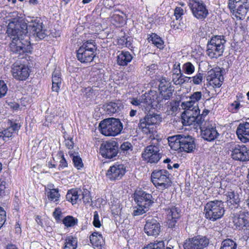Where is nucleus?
Returning a JSON list of instances; mask_svg holds the SVG:
<instances>
[{
	"label": "nucleus",
	"mask_w": 249,
	"mask_h": 249,
	"mask_svg": "<svg viewBox=\"0 0 249 249\" xmlns=\"http://www.w3.org/2000/svg\"><path fill=\"white\" fill-rule=\"evenodd\" d=\"M52 87L53 91L58 92L62 83L61 73L60 68L55 67L52 74Z\"/></svg>",
	"instance_id": "obj_30"
},
{
	"label": "nucleus",
	"mask_w": 249,
	"mask_h": 249,
	"mask_svg": "<svg viewBox=\"0 0 249 249\" xmlns=\"http://www.w3.org/2000/svg\"><path fill=\"white\" fill-rule=\"evenodd\" d=\"M196 249H203L209 244V239L206 236L200 235L194 237Z\"/></svg>",
	"instance_id": "obj_37"
},
{
	"label": "nucleus",
	"mask_w": 249,
	"mask_h": 249,
	"mask_svg": "<svg viewBox=\"0 0 249 249\" xmlns=\"http://www.w3.org/2000/svg\"><path fill=\"white\" fill-rule=\"evenodd\" d=\"M184 10L181 7H177L174 11V15L176 19H179L183 15Z\"/></svg>",
	"instance_id": "obj_63"
},
{
	"label": "nucleus",
	"mask_w": 249,
	"mask_h": 249,
	"mask_svg": "<svg viewBox=\"0 0 249 249\" xmlns=\"http://www.w3.org/2000/svg\"><path fill=\"white\" fill-rule=\"evenodd\" d=\"M64 143L65 146L69 149H72L74 147V142L73 138L67 134L66 132L64 133Z\"/></svg>",
	"instance_id": "obj_48"
},
{
	"label": "nucleus",
	"mask_w": 249,
	"mask_h": 249,
	"mask_svg": "<svg viewBox=\"0 0 249 249\" xmlns=\"http://www.w3.org/2000/svg\"><path fill=\"white\" fill-rule=\"evenodd\" d=\"M30 70L28 66L23 64L14 63L12 67V73L13 77L17 80L24 81L29 76Z\"/></svg>",
	"instance_id": "obj_21"
},
{
	"label": "nucleus",
	"mask_w": 249,
	"mask_h": 249,
	"mask_svg": "<svg viewBox=\"0 0 249 249\" xmlns=\"http://www.w3.org/2000/svg\"><path fill=\"white\" fill-rule=\"evenodd\" d=\"M226 41L222 36H213L207 44V54L210 58L221 56L225 49Z\"/></svg>",
	"instance_id": "obj_8"
},
{
	"label": "nucleus",
	"mask_w": 249,
	"mask_h": 249,
	"mask_svg": "<svg viewBox=\"0 0 249 249\" xmlns=\"http://www.w3.org/2000/svg\"><path fill=\"white\" fill-rule=\"evenodd\" d=\"M202 98V93L201 91L194 92L189 96L190 101L182 102L181 107L184 111H192L196 106L195 104L200 101Z\"/></svg>",
	"instance_id": "obj_25"
},
{
	"label": "nucleus",
	"mask_w": 249,
	"mask_h": 249,
	"mask_svg": "<svg viewBox=\"0 0 249 249\" xmlns=\"http://www.w3.org/2000/svg\"><path fill=\"white\" fill-rule=\"evenodd\" d=\"M161 121L160 114L148 113L140 119L138 126L144 134L149 136V139L152 141L156 140L159 142L162 139L158 134V129Z\"/></svg>",
	"instance_id": "obj_2"
},
{
	"label": "nucleus",
	"mask_w": 249,
	"mask_h": 249,
	"mask_svg": "<svg viewBox=\"0 0 249 249\" xmlns=\"http://www.w3.org/2000/svg\"><path fill=\"white\" fill-rule=\"evenodd\" d=\"M171 27L174 30L181 31L183 28V24H180L178 19H176V20H173L171 23Z\"/></svg>",
	"instance_id": "obj_56"
},
{
	"label": "nucleus",
	"mask_w": 249,
	"mask_h": 249,
	"mask_svg": "<svg viewBox=\"0 0 249 249\" xmlns=\"http://www.w3.org/2000/svg\"><path fill=\"white\" fill-rule=\"evenodd\" d=\"M151 181L157 189L164 190L172 185L170 174L165 169L155 170L151 175Z\"/></svg>",
	"instance_id": "obj_6"
},
{
	"label": "nucleus",
	"mask_w": 249,
	"mask_h": 249,
	"mask_svg": "<svg viewBox=\"0 0 249 249\" xmlns=\"http://www.w3.org/2000/svg\"><path fill=\"white\" fill-rule=\"evenodd\" d=\"M90 243L94 249H106L105 241L102 235L97 231L92 233L89 237Z\"/></svg>",
	"instance_id": "obj_27"
},
{
	"label": "nucleus",
	"mask_w": 249,
	"mask_h": 249,
	"mask_svg": "<svg viewBox=\"0 0 249 249\" xmlns=\"http://www.w3.org/2000/svg\"><path fill=\"white\" fill-rule=\"evenodd\" d=\"M132 56L128 52H122L117 56V62H130Z\"/></svg>",
	"instance_id": "obj_44"
},
{
	"label": "nucleus",
	"mask_w": 249,
	"mask_h": 249,
	"mask_svg": "<svg viewBox=\"0 0 249 249\" xmlns=\"http://www.w3.org/2000/svg\"><path fill=\"white\" fill-rule=\"evenodd\" d=\"M99 153L106 159H113L119 153V144L114 140L104 141L100 145Z\"/></svg>",
	"instance_id": "obj_11"
},
{
	"label": "nucleus",
	"mask_w": 249,
	"mask_h": 249,
	"mask_svg": "<svg viewBox=\"0 0 249 249\" xmlns=\"http://www.w3.org/2000/svg\"><path fill=\"white\" fill-rule=\"evenodd\" d=\"M124 108V105L120 100L111 102L106 106V113L110 115L118 113Z\"/></svg>",
	"instance_id": "obj_31"
},
{
	"label": "nucleus",
	"mask_w": 249,
	"mask_h": 249,
	"mask_svg": "<svg viewBox=\"0 0 249 249\" xmlns=\"http://www.w3.org/2000/svg\"><path fill=\"white\" fill-rule=\"evenodd\" d=\"M191 77L183 75L180 72V70H178V73H174L172 76V81L176 85H181L186 82H188Z\"/></svg>",
	"instance_id": "obj_38"
},
{
	"label": "nucleus",
	"mask_w": 249,
	"mask_h": 249,
	"mask_svg": "<svg viewBox=\"0 0 249 249\" xmlns=\"http://www.w3.org/2000/svg\"><path fill=\"white\" fill-rule=\"evenodd\" d=\"M132 38L131 37H125L122 36L118 40V44L121 47H125L129 48L131 47Z\"/></svg>",
	"instance_id": "obj_46"
},
{
	"label": "nucleus",
	"mask_w": 249,
	"mask_h": 249,
	"mask_svg": "<svg viewBox=\"0 0 249 249\" xmlns=\"http://www.w3.org/2000/svg\"><path fill=\"white\" fill-rule=\"evenodd\" d=\"M138 208L133 211V214L134 216L140 215L145 213L149 208H144L143 206H138Z\"/></svg>",
	"instance_id": "obj_57"
},
{
	"label": "nucleus",
	"mask_w": 249,
	"mask_h": 249,
	"mask_svg": "<svg viewBox=\"0 0 249 249\" xmlns=\"http://www.w3.org/2000/svg\"><path fill=\"white\" fill-rule=\"evenodd\" d=\"M8 88L4 81L0 80V98L5 96L7 93Z\"/></svg>",
	"instance_id": "obj_60"
},
{
	"label": "nucleus",
	"mask_w": 249,
	"mask_h": 249,
	"mask_svg": "<svg viewBox=\"0 0 249 249\" xmlns=\"http://www.w3.org/2000/svg\"><path fill=\"white\" fill-rule=\"evenodd\" d=\"M121 152L126 154L129 151H132L133 146L130 142H124L120 146Z\"/></svg>",
	"instance_id": "obj_52"
},
{
	"label": "nucleus",
	"mask_w": 249,
	"mask_h": 249,
	"mask_svg": "<svg viewBox=\"0 0 249 249\" xmlns=\"http://www.w3.org/2000/svg\"><path fill=\"white\" fill-rule=\"evenodd\" d=\"M69 155L71 158L74 167L77 170H81L84 166L82 158L79 155H74L72 151H69Z\"/></svg>",
	"instance_id": "obj_39"
},
{
	"label": "nucleus",
	"mask_w": 249,
	"mask_h": 249,
	"mask_svg": "<svg viewBox=\"0 0 249 249\" xmlns=\"http://www.w3.org/2000/svg\"><path fill=\"white\" fill-rule=\"evenodd\" d=\"M204 74L201 72H197V74L192 77L193 83L195 85L201 84L202 82Z\"/></svg>",
	"instance_id": "obj_54"
},
{
	"label": "nucleus",
	"mask_w": 249,
	"mask_h": 249,
	"mask_svg": "<svg viewBox=\"0 0 249 249\" xmlns=\"http://www.w3.org/2000/svg\"><path fill=\"white\" fill-rule=\"evenodd\" d=\"M132 197L137 206H143L144 208H149L154 203L152 195L141 188L134 191Z\"/></svg>",
	"instance_id": "obj_15"
},
{
	"label": "nucleus",
	"mask_w": 249,
	"mask_h": 249,
	"mask_svg": "<svg viewBox=\"0 0 249 249\" xmlns=\"http://www.w3.org/2000/svg\"><path fill=\"white\" fill-rule=\"evenodd\" d=\"M183 69L185 70V73L187 74H191L194 72L195 67L192 63H184Z\"/></svg>",
	"instance_id": "obj_58"
},
{
	"label": "nucleus",
	"mask_w": 249,
	"mask_h": 249,
	"mask_svg": "<svg viewBox=\"0 0 249 249\" xmlns=\"http://www.w3.org/2000/svg\"><path fill=\"white\" fill-rule=\"evenodd\" d=\"M144 231L148 236H158L160 231V225L155 219H148L144 225Z\"/></svg>",
	"instance_id": "obj_24"
},
{
	"label": "nucleus",
	"mask_w": 249,
	"mask_h": 249,
	"mask_svg": "<svg viewBox=\"0 0 249 249\" xmlns=\"http://www.w3.org/2000/svg\"><path fill=\"white\" fill-rule=\"evenodd\" d=\"M131 104L134 106H139L142 105L143 106V103L142 102V95L141 96V99L139 100L136 98H132L131 101Z\"/></svg>",
	"instance_id": "obj_64"
},
{
	"label": "nucleus",
	"mask_w": 249,
	"mask_h": 249,
	"mask_svg": "<svg viewBox=\"0 0 249 249\" xmlns=\"http://www.w3.org/2000/svg\"><path fill=\"white\" fill-rule=\"evenodd\" d=\"M224 69L220 68H215L209 71L206 76L207 86L210 89H213L215 91L214 94L217 95L218 93L216 89H219L222 85L224 78Z\"/></svg>",
	"instance_id": "obj_9"
},
{
	"label": "nucleus",
	"mask_w": 249,
	"mask_h": 249,
	"mask_svg": "<svg viewBox=\"0 0 249 249\" xmlns=\"http://www.w3.org/2000/svg\"><path fill=\"white\" fill-rule=\"evenodd\" d=\"M92 224L96 228H99L101 226V223L99 219V215L97 211L94 212Z\"/></svg>",
	"instance_id": "obj_61"
},
{
	"label": "nucleus",
	"mask_w": 249,
	"mask_h": 249,
	"mask_svg": "<svg viewBox=\"0 0 249 249\" xmlns=\"http://www.w3.org/2000/svg\"><path fill=\"white\" fill-rule=\"evenodd\" d=\"M231 158L241 162L249 161V148L244 144L233 143L229 147Z\"/></svg>",
	"instance_id": "obj_13"
},
{
	"label": "nucleus",
	"mask_w": 249,
	"mask_h": 249,
	"mask_svg": "<svg viewBox=\"0 0 249 249\" xmlns=\"http://www.w3.org/2000/svg\"><path fill=\"white\" fill-rule=\"evenodd\" d=\"M196 147L195 139L190 136L182 135L180 152L191 153Z\"/></svg>",
	"instance_id": "obj_28"
},
{
	"label": "nucleus",
	"mask_w": 249,
	"mask_h": 249,
	"mask_svg": "<svg viewBox=\"0 0 249 249\" xmlns=\"http://www.w3.org/2000/svg\"><path fill=\"white\" fill-rule=\"evenodd\" d=\"M180 104L179 101L177 100H174L170 103V104L168 106V110L171 112V114L175 113L179 107Z\"/></svg>",
	"instance_id": "obj_50"
},
{
	"label": "nucleus",
	"mask_w": 249,
	"mask_h": 249,
	"mask_svg": "<svg viewBox=\"0 0 249 249\" xmlns=\"http://www.w3.org/2000/svg\"><path fill=\"white\" fill-rule=\"evenodd\" d=\"M189 6L193 15L197 19H204L208 14L206 7L201 0H189Z\"/></svg>",
	"instance_id": "obj_19"
},
{
	"label": "nucleus",
	"mask_w": 249,
	"mask_h": 249,
	"mask_svg": "<svg viewBox=\"0 0 249 249\" xmlns=\"http://www.w3.org/2000/svg\"><path fill=\"white\" fill-rule=\"evenodd\" d=\"M62 223L67 228H72L78 225V220L71 215L65 216L62 219Z\"/></svg>",
	"instance_id": "obj_40"
},
{
	"label": "nucleus",
	"mask_w": 249,
	"mask_h": 249,
	"mask_svg": "<svg viewBox=\"0 0 249 249\" xmlns=\"http://www.w3.org/2000/svg\"><path fill=\"white\" fill-rule=\"evenodd\" d=\"M6 182L4 179L0 178V197H2L6 194Z\"/></svg>",
	"instance_id": "obj_53"
},
{
	"label": "nucleus",
	"mask_w": 249,
	"mask_h": 249,
	"mask_svg": "<svg viewBox=\"0 0 249 249\" xmlns=\"http://www.w3.org/2000/svg\"><path fill=\"white\" fill-rule=\"evenodd\" d=\"M48 199L51 201L56 202L59 201L60 194L58 188L49 189L47 193Z\"/></svg>",
	"instance_id": "obj_41"
},
{
	"label": "nucleus",
	"mask_w": 249,
	"mask_h": 249,
	"mask_svg": "<svg viewBox=\"0 0 249 249\" xmlns=\"http://www.w3.org/2000/svg\"><path fill=\"white\" fill-rule=\"evenodd\" d=\"M226 195L227 197L228 205L231 209H236L239 206L240 199L238 195L235 194L234 191H228Z\"/></svg>",
	"instance_id": "obj_32"
},
{
	"label": "nucleus",
	"mask_w": 249,
	"mask_h": 249,
	"mask_svg": "<svg viewBox=\"0 0 249 249\" xmlns=\"http://www.w3.org/2000/svg\"><path fill=\"white\" fill-rule=\"evenodd\" d=\"M162 154L160 152L159 146L151 144L145 147L142 154L143 160L147 163H157L161 158Z\"/></svg>",
	"instance_id": "obj_14"
},
{
	"label": "nucleus",
	"mask_w": 249,
	"mask_h": 249,
	"mask_svg": "<svg viewBox=\"0 0 249 249\" xmlns=\"http://www.w3.org/2000/svg\"><path fill=\"white\" fill-rule=\"evenodd\" d=\"M163 210L167 214L166 223L168 228L172 230L176 229L177 227L176 224L180 217L179 209L172 205L166 207Z\"/></svg>",
	"instance_id": "obj_18"
},
{
	"label": "nucleus",
	"mask_w": 249,
	"mask_h": 249,
	"mask_svg": "<svg viewBox=\"0 0 249 249\" xmlns=\"http://www.w3.org/2000/svg\"><path fill=\"white\" fill-rule=\"evenodd\" d=\"M12 136V132H9L6 128L3 130L0 129V139L6 141L7 139Z\"/></svg>",
	"instance_id": "obj_55"
},
{
	"label": "nucleus",
	"mask_w": 249,
	"mask_h": 249,
	"mask_svg": "<svg viewBox=\"0 0 249 249\" xmlns=\"http://www.w3.org/2000/svg\"><path fill=\"white\" fill-rule=\"evenodd\" d=\"M80 195L79 190L77 188H72L69 190L67 193L66 198V200L71 202L72 205L78 203L81 199L79 198Z\"/></svg>",
	"instance_id": "obj_34"
},
{
	"label": "nucleus",
	"mask_w": 249,
	"mask_h": 249,
	"mask_svg": "<svg viewBox=\"0 0 249 249\" xmlns=\"http://www.w3.org/2000/svg\"><path fill=\"white\" fill-rule=\"evenodd\" d=\"M111 21L116 26H121L125 23L124 18L119 14H114L111 17Z\"/></svg>",
	"instance_id": "obj_47"
},
{
	"label": "nucleus",
	"mask_w": 249,
	"mask_h": 249,
	"mask_svg": "<svg viewBox=\"0 0 249 249\" xmlns=\"http://www.w3.org/2000/svg\"><path fill=\"white\" fill-rule=\"evenodd\" d=\"M164 245L162 241L157 243H151L142 249H164Z\"/></svg>",
	"instance_id": "obj_51"
},
{
	"label": "nucleus",
	"mask_w": 249,
	"mask_h": 249,
	"mask_svg": "<svg viewBox=\"0 0 249 249\" xmlns=\"http://www.w3.org/2000/svg\"><path fill=\"white\" fill-rule=\"evenodd\" d=\"M220 249H237V244L233 240L227 238L222 242Z\"/></svg>",
	"instance_id": "obj_43"
},
{
	"label": "nucleus",
	"mask_w": 249,
	"mask_h": 249,
	"mask_svg": "<svg viewBox=\"0 0 249 249\" xmlns=\"http://www.w3.org/2000/svg\"><path fill=\"white\" fill-rule=\"evenodd\" d=\"M26 22L27 26L31 29V32L34 37L39 39H42L47 35L45 30L42 28V23L37 18H23Z\"/></svg>",
	"instance_id": "obj_16"
},
{
	"label": "nucleus",
	"mask_w": 249,
	"mask_h": 249,
	"mask_svg": "<svg viewBox=\"0 0 249 249\" xmlns=\"http://www.w3.org/2000/svg\"><path fill=\"white\" fill-rule=\"evenodd\" d=\"M6 220V213L4 209L0 207V229L3 226Z\"/></svg>",
	"instance_id": "obj_59"
},
{
	"label": "nucleus",
	"mask_w": 249,
	"mask_h": 249,
	"mask_svg": "<svg viewBox=\"0 0 249 249\" xmlns=\"http://www.w3.org/2000/svg\"><path fill=\"white\" fill-rule=\"evenodd\" d=\"M182 135H176L168 138V142L171 149L180 152Z\"/></svg>",
	"instance_id": "obj_33"
},
{
	"label": "nucleus",
	"mask_w": 249,
	"mask_h": 249,
	"mask_svg": "<svg viewBox=\"0 0 249 249\" xmlns=\"http://www.w3.org/2000/svg\"><path fill=\"white\" fill-rule=\"evenodd\" d=\"M8 124H9V126L6 129L7 130H9V132H12V135L14 132L18 131L21 127L19 123H16L13 120H8Z\"/></svg>",
	"instance_id": "obj_45"
},
{
	"label": "nucleus",
	"mask_w": 249,
	"mask_h": 249,
	"mask_svg": "<svg viewBox=\"0 0 249 249\" xmlns=\"http://www.w3.org/2000/svg\"><path fill=\"white\" fill-rule=\"evenodd\" d=\"M143 107L146 110L150 111L151 108H160L163 104L160 96L155 90H150L142 95Z\"/></svg>",
	"instance_id": "obj_12"
},
{
	"label": "nucleus",
	"mask_w": 249,
	"mask_h": 249,
	"mask_svg": "<svg viewBox=\"0 0 249 249\" xmlns=\"http://www.w3.org/2000/svg\"><path fill=\"white\" fill-rule=\"evenodd\" d=\"M232 221L235 229L242 230L249 223V213L246 211H240L233 214Z\"/></svg>",
	"instance_id": "obj_22"
},
{
	"label": "nucleus",
	"mask_w": 249,
	"mask_h": 249,
	"mask_svg": "<svg viewBox=\"0 0 249 249\" xmlns=\"http://www.w3.org/2000/svg\"><path fill=\"white\" fill-rule=\"evenodd\" d=\"M224 213L223 202L221 200L209 201L204 206V217L212 221H215L220 219L223 217Z\"/></svg>",
	"instance_id": "obj_4"
},
{
	"label": "nucleus",
	"mask_w": 249,
	"mask_h": 249,
	"mask_svg": "<svg viewBox=\"0 0 249 249\" xmlns=\"http://www.w3.org/2000/svg\"><path fill=\"white\" fill-rule=\"evenodd\" d=\"M56 156L57 159L59 160V164L58 167V169L60 170L67 168L68 167V162L65 157L64 152L62 150L58 151L57 153Z\"/></svg>",
	"instance_id": "obj_42"
},
{
	"label": "nucleus",
	"mask_w": 249,
	"mask_h": 249,
	"mask_svg": "<svg viewBox=\"0 0 249 249\" xmlns=\"http://www.w3.org/2000/svg\"><path fill=\"white\" fill-rule=\"evenodd\" d=\"M244 96L241 93H238L236 95V100L232 102L229 103L227 106V110L231 114H236L239 112L243 105L241 104V102L243 101Z\"/></svg>",
	"instance_id": "obj_29"
},
{
	"label": "nucleus",
	"mask_w": 249,
	"mask_h": 249,
	"mask_svg": "<svg viewBox=\"0 0 249 249\" xmlns=\"http://www.w3.org/2000/svg\"><path fill=\"white\" fill-rule=\"evenodd\" d=\"M27 29L26 21L21 17L14 18L9 23L6 33L12 39L10 44L12 52L19 54L31 52Z\"/></svg>",
	"instance_id": "obj_1"
},
{
	"label": "nucleus",
	"mask_w": 249,
	"mask_h": 249,
	"mask_svg": "<svg viewBox=\"0 0 249 249\" xmlns=\"http://www.w3.org/2000/svg\"><path fill=\"white\" fill-rule=\"evenodd\" d=\"M147 40L151 42L156 47L161 50L164 48V41L161 38L155 33H152L148 36Z\"/></svg>",
	"instance_id": "obj_36"
},
{
	"label": "nucleus",
	"mask_w": 249,
	"mask_h": 249,
	"mask_svg": "<svg viewBox=\"0 0 249 249\" xmlns=\"http://www.w3.org/2000/svg\"><path fill=\"white\" fill-rule=\"evenodd\" d=\"M210 110L204 108L201 114L197 105L192 111H184L181 115L182 124L184 125H191L196 123L197 124H203L205 118L210 113Z\"/></svg>",
	"instance_id": "obj_5"
},
{
	"label": "nucleus",
	"mask_w": 249,
	"mask_h": 249,
	"mask_svg": "<svg viewBox=\"0 0 249 249\" xmlns=\"http://www.w3.org/2000/svg\"><path fill=\"white\" fill-rule=\"evenodd\" d=\"M159 90V94L164 103L165 101L169 100L173 95L174 89L171 86L170 83L166 81H161L160 82Z\"/></svg>",
	"instance_id": "obj_26"
},
{
	"label": "nucleus",
	"mask_w": 249,
	"mask_h": 249,
	"mask_svg": "<svg viewBox=\"0 0 249 249\" xmlns=\"http://www.w3.org/2000/svg\"><path fill=\"white\" fill-rule=\"evenodd\" d=\"M126 172L125 166L123 164L115 163L109 167L106 173V177L111 181L121 179Z\"/></svg>",
	"instance_id": "obj_20"
},
{
	"label": "nucleus",
	"mask_w": 249,
	"mask_h": 249,
	"mask_svg": "<svg viewBox=\"0 0 249 249\" xmlns=\"http://www.w3.org/2000/svg\"><path fill=\"white\" fill-rule=\"evenodd\" d=\"M236 134L242 142H249V123L246 122L240 123L237 127Z\"/></svg>",
	"instance_id": "obj_23"
},
{
	"label": "nucleus",
	"mask_w": 249,
	"mask_h": 249,
	"mask_svg": "<svg viewBox=\"0 0 249 249\" xmlns=\"http://www.w3.org/2000/svg\"><path fill=\"white\" fill-rule=\"evenodd\" d=\"M94 40L85 41L77 51V58L81 62H91L95 56L97 50Z\"/></svg>",
	"instance_id": "obj_7"
},
{
	"label": "nucleus",
	"mask_w": 249,
	"mask_h": 249,
	"mask_svg": "<svg viewBox=\"0 0 249 249\" xmlns=\"http://www.w3.org/2000/svg\"><path fill=\"white\" fill-rule=\"evenodd\" d=\"M199 125L201 135L204 140L211 142L216 139L219 136L215 124L210 122H205L203 124Z\"/></svg>",
	"instance_id": "obj_17"
},
{
	"label": "nucleus",
	"mask_w": 249,
	"mask_h": 249,
	"mask_svg": "<svg viewBox=\"0 0 249 249\" xmlns=\"http://www.w3.org/2000/svg\"><path fill=\"white\" fill-rule=\"evenodd\" d=\"M53 215L56 221L61 220L62 215V213L60 208H56L53 213Z\"/></svg>",
	"instance_id": "obj_62"
},
{
	"label": "nucleus",
	"mask_w": 249,
	"mask_h": 249,
	"mask_svg": "<svg viewBox=\"0 0 249 249\" xmlns=\"http://www.w3.org/2000/svg\"><path fill=\"white\" fill-rule=\"evenodd\" d=\"M77 246V238L72 235H69L65 238L62 249H76Z\"/></svg>",
	"instance_id": "obj_35"
},
{
	"label": "nucleus",
	"mask_w": 249,
	"mask_h": 249,
	"mask_svg": "<svg viewBox=\"0 0 249 249\" xmlns=\"http://www.w3.org/2000/svg\"><path fill=\"white\" fill-rule=\"evenodd\" d=\"M99 129L105 136H116L122 131L123 124L119 119L109 118L100 123Z\"/></svg>",
	"instance_id": "obj_3"
},
{
	"label": "nucleus",
	"mask_w": 249,
	"mask_h": 249,
	"mask_svg": "<svg viewBox=\"0 0 249 249\" xmlns=\"http://www.w3.org/2000/svg\"><path fill=\"white\" fill-rule=\"evenodd\" d=\"M184 249H196L194 237L186 239L183 244Z\"/></svg>",
	"instance_id": "obj_49"
},
{
	"label": "nucleus",
	"mask_w": 249,
	"mask_h": 249,
	"mask_svg": "<svg viewBox=\"0 0 249 249\" xmlns=\"http://www.w3.org/2000/svg\"><path fill=\"white\" fill-rule=\"evenodd\" d=\"M228 6L231 12L240 19L246 16L249 8V0H229Z\"/></svg>",
	"instance_id": "obj_10"
}]
</instances>
